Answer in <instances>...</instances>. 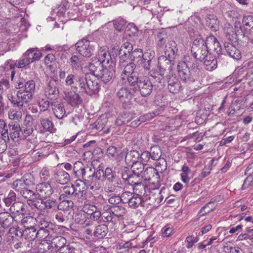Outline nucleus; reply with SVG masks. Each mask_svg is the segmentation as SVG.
Returning a JSON list of instances; mask_svg holds the SVG:
<instances>
[{"mask_svg": "<svg viewBox=\"0 0 253 253\" xmlns=\"http://www.w3.org/2000/svg\"><path fill=\"white\" fill-rule=\"evenodd\" d=\"M114 64L101 65L96 59H92L88 66L89 70L96 77L104 83H108L112 79L114 73Z\"/></svg>", "mask_w": 253, "mask_h": 253, "instance_id": "obj_1", "label": "nucleus"}, {"mask_svg": "<svg viewBox=\"0 0 253 253\" xmlns=\"http://www.w3.org/2000/svg\"><path fill=\"white\" fill-rule=\"evenodd\" d=\"M177 51V48L175 42L173 41H169L166 45L165 55L161 56L158 58V64L161 67L162 66L165 67V65H167L169 66V69H171Z\"/></svg>", "mask_w": 253, "mask_h": 253, "instance_id": "obj_2", "label": "nucleus"}, {"mask_svg": "<svg viewBox=\"0 0 253 253\" xmlns=\"http://www.w3.org/2000/svg\"><path fill=\"white\" fill-rule=\"evenodd\" d=\"M7 96L11 104L17 106L20 109L22 108L24 104L28 103L33 97V95L23 90V89L17 91L16 96L14 90H9Z\"/></svg>", "mask_w": 253, "mask_h": 253, "instance_id": "obj_3", "label": "nucleus"}, {"mask_svg": "<svg viewBox=\"0 0 253 253\" xmlns=\"http://www.w3.org/2000/svg\"><path fill=\"white\" fill-rule=\"evenodd\" d=\"M191 52L194 57L199 61H203L209 56L205 41L202 39H195L191 47Z\"/></svg>", "mask_w": 253, "mask_h": 253, "instance_id": "obj_4", "label": "nucleus"}, {"mask_svg": "<svg viewBox=\"0 0 253 253\" xmlns=\"http://www.w3.org/2000/svg\"><path fill=\"white\" fill-rule=\"evenodd\" d=\"M96 43L87 40L83 39L79 41L75 44L78 52L83 56L90 57L95 49Z\"/></svg>", "mask_w": 253, "mask_h": 253, "instance_id": "obj_5", "label": "nucleus"}, {"mask_svg": "<svg viewBox=\"0 0 253 253\" xmlns=\"http://www.w3.org/2000/svg\"><path fill=\"white\" fill-rule=\"evenodd\" d=\"M73 171L76 177L82 178L84 180L86 177H90L93 173L91 166L84 165L80 161L76 162L74 165Z\"/></svg>", "mask_w": 253, "mask_h": 253, "instance_id": "obj_6", "label": "nucleus"}, {"mask_svg": "<svg viewBox=\"0 0 253 253\" xmlns=\"http://www.w3.org/2000/svg\"><path fill=\"white\" fill-rule=\"evenodd\" d=\"M178 74L180 79L184 82H193L195 79L192 73L188 68V65L185 62L181 61L179 62L177 66Z\"/></svg>", "mask_w": 253, "mask_h": 253, "instance_id": "obj_7", "label": "nucleus"}, {"mask_svg": "<svg viewBox=\"0 0 253 253\" xmlns=\"http://www.w3.org/2000/svg\"><path fill=\"white\" fill-rule=\"evenodd\" d=\"M117 96L123 103L128 102L132 98L133 90L129 89L126 84H120L119 81L117 85Z\"/></svg>", "mask_w": 253, "mask_h": 253, "instance_id": "obj_8", "label": "nucleus"}, {"mask_svg": "<svg viewBox=\"0 0 253 253\" xmlns=\"http://www.w3.org/2000/svg\"><path fill=\"white\" fill-rule=\"evenodd\" d=\"M9 132H8V142L12 140L15 142H18L22 140L20 125L14 122H11L8 124Z\"/></svg>", "mask_w": 253, "mask_h": 253, "instance_id": "obj_9", "label": "nucleus"}, {"mask_svg": "<svg viewBox=\"0 0 253 253\" xmlns=\"http://www.w3.org/2000/svg\"><path fill=\"white\" fill-rule=\"evenodd\" d=\"M65 84L68 86L76 88L78 86L85 90L84 78L77 75L69 74L65 79Z\"/></svg>", "mask_w": 253, "mask_h": 253, "instance_id": "obj_10", "label": "nucleus"}, {"mask_svg": "<svg viewBox=\"0 0 253 253\" xmlns=\"http://www.w3.org/2000/svg\"><path fill=\"white\" fill-rule=\"evenodd\" d=\"M137 86L142 96L149 95L152 90L153 85L151 81L147 78H140Z\"/></svg>", "mask_w": 253, "mask_h": 253, "instance_id": "obj_11", "label": "nucleus"}, {"mask_svg": "<svg viewBox=\"0 0 253 253\" xmlns=\"http://www.w3.org/2000/svg\"><path fill=\"white\" fill-rule=\"evenodd\" d=\"M95 77H96L93 76L92 74V75H86L85 83L88 90H87L85 87V90L84 88L82 89L87 93H95L99 89L100 85L97 80Z\"/></svg>", "mask_w": 253, "mask_h": 253, "instance_id": "obj_12", "label": "nucleus"}, {"mask_svg": "<svg viewBox=\"0 0 253 253\" xmlns=\"http://www.w3.org/2000/svg\"><path fill=\"white\" fill-rule=\"evenodd\" d=\"M37 195L42 198L50 197L53 193V189L51 185L47 182L41 183L36 186Z\"/></svg>", "mask_w": 253, "mask_h": 253, "instance_id": "obj_13", "label": "nucleus"}, {"mask_svg": "<svg viewBox=\"0 0 253 253\" xmlns=\"http://www.w3.org/2000/svg\"><path fill=\"white\" fill-rule=\"evenodd\" d=\"M65 100L73 107H77L83 103V99L79 94L74 91L65 92Z\"/></svg>", "mask_w": 253, "mask_h": 253, "instance_id": "obj_14", "label": "nucleus"}, {"mask_svg": "<svg viewBox=\"0 0 253 253\" xmlns=\"http://www.w3.org/2000/svg\"><path fill=\"white\" fill-rule=\"evenodd\" d=\"M205 42L209 51L214 52L217 54L221 53L222 49L219 42L213 36L208 37Z\"/></svg>", "mask_w": 253, "mask_h": 253, "instance_id": "obj_15", "label": "nucleus"}, {"mask_svg": "<svg viewBox=\"0 0 253 253\" xmlns=\"http://www.w3.org/2000/svg\"><path fill=\"white\" fill-rule=\"evenodd\" d=\"M75 189L74 194L75 199H79L82 198L85 194V190L87 188L85 180L78 179L76 180L75 184L73 185Z\"/></svg>", "mask_w": 253, "mask_h": 253, "instance_id": "obj_16", "label": "nucleus"}, {"mask_svg": "<svg viewBox=\"0 0 253 253\" xmlns=\"http://www.w3.org/2000/svg\"><path fill=\"white\" fill-rule=\"evenodd\" d=\"M159 72L154 73V74H151V76L153 78L154 82H157L160 84L161 86H163L166 82V79L165 75L167 73V69L168 70L170 69H169V66L165 65V67L162 66L161 67L159 64Z\"/></svg>", "mask_w": 253, "mask_h": 253, "instance_id": "obj_17", "label": "nucleus"}, {"mask_svg": "<svg viewBox=\"0 0 253 253\" xmlns=\"http://www.w3.org/2000/svg\"><path fill=\"white\" fill-rule=\"evenodd\" d=\"M168 88L173 93L178 92L181 87L180 82L173 75H169L167 79Z\"/></svg>", "mask_w": 253, "mask_h": 253, "instance_id": "obj_18", "label": "nucleus"}, {"mask_svg": "<svg viewBox=\"0 0 253 253\" xmlns=\"http://www.w3.org/2000/svg\"><path fill=\"white\" fill-rule=\"evenodd\" d=\"M142 178L146 181H150L151 179H153L154 181H158L160 176L158 170L152 167H148L143 171Z\"/></svg>", "mask_w": 253, "mask_h": 253, "instance_id": "obj_19", "label": "nucleus"}, {"mask_svg": "<svg viewBox=\"0 0 253 253\" xmlns=\"http://www.w3.org/2000/svg\"><path fill=\"white\" fill-rule=\"evenodd\" d=\"M98 59H96L100 62L101 65L114 64L111 56L108 51L104 48L101 47L98 51Z\"/></svg>", "mask_w": 253, "mask_h": 253, "instance_id": "obj_20", "label": "nucleus"}, {"mask_svg": "<svg viewBox=\"0 0 253 253\" xmlns=\"http://www.w3.org/2000/svg\"><path fill=\"white\" fill-rule=\"evenodd\" d=\"M139 80L138 73L136 72L131 74V75H121L119 81L120 84H124L126 85L128 84L131 86H134L136 84H138Z\"/></svg>", "mask_w": 253, "mask_h": 253, "instance_id": "obj_21", "label": "nucleus"}, {"mask_svg": "<svg viewBox=\"0 0 253 253\" xmlns=\"http://www.w3.org/2000/svg\"><path fill=\"white\" fill-rule=\"evenodd\" d=\"M108 119L106 117L98 119L94 123V127L98 130H103L106 133L110 132L113 127L109 126L107 125Z\"/></svg>", "mask_w": 253, "mask_h": 253, "instance_id": "obj_22", "label": "nucleus"}, {"mask_svg": "<svg viewBox=\"0 0 253 253\" xmlns=\"http://www.w3.org/2000/svg\"><path fill=\"white\" fill-rule=\"evenodd\" d=\"M35 180L34 177L31 174L25 175L23 179L17 180L13 183V187H27L35 184Z\"/></svg>", "mask_w": 253, "mask_h": 253, "instance_id": "obj_23", "label": "nucleus"}, {"mask_svg": "<svg viewBox=\"0 0 253 253\" xmlns=\"http://www.w3.org/2000/svg\"><path fill=\"white\" fill-rule=\"evenodd\" d=\"M224 47L227 53L232 58L239 60L241 55L240 51L232 43L228 42L224 43Z\"/></svg>", "mask_w": 253, "mask_h": 253, "instance_id": "obj_24", "label": "nucleus"}, {"mask_svg": "<svg viewBox=\"0 0 253 253\" xmlns=\"http://www.w3.org/2000/svg\"><path fill=\"white\" fill-rule=\"evenodd\" d=\"M53 113L55 116L59 119H62L66 115V111L64 105L60 102H54L52 104Z\"/></svg>", "mask_w": 253, "mask_h": 253, "instance_id": "obj_25", "label": "nucleus"}, {"mask_svg": "<svg viewBox=\"0 0 253 253\" xmlns=\"http://www.w3.org/2000/svg\"><path fill=\"white\" fill-rule=\"evenodd\" d=\"M50 239H47V241L50 242L51 245L54 244L56 248L61 249L65 246L66 244V239L62 236H58L54 233L52 235H50Z\"/></svg>", "mask_w": 253, "mask_h": 253, "instance_id": "obj_26", "label": "nucleus"}, {"mask_svg": "<svg viewBox=\"0 0 253 253\" xmlns=\"http://www.w3.org/2000/svg\"><path fill=\"white\" fill-rule=\"evenodd\" d=\"M55 180L61 184H65L70 179L69 174L62 169L57 170L54 175Z\"/></svg>", "mask_w": 253, "mask_h": 253, "instance_id": "obj_27", "label": "nucleus"}, {"mask_svg": "<svg viewBox=\"0 0 253 253\" xmlns=\"http://www.w3.org/2000/svg\"><path fill=\"white\" fill-rule=\"evenodd\" d=\"M121 184V182L120 181L118 177L112 180H109L106 182L104 191L107 193L114 192L117 190L118 188L120 187Z\"/></svg>", "mask_w": 253, "mask_h": 253, "instance_id": "obj_28", "label": "nucleus"}, {"mask_svg": "<svg viewBox=\"0 0 253 253\" xmlns=\"http://www.w3.org/2000/svg\"><path fill=\"white\" fill-rule=\"evenodd\" d=\"M24 57H27L30 62L39 60L42 56V53L38 50V48H31L28 49L24 54Z\"/></svg>", "mask_w": 253, "mask_h": 253, "instance_id": "obj_29", "label": "nucleus"}, {"mask_svg": "<svg viewBox=\"0 0 253 253\" xmlns=\"http://www.w3.org/2000/svg\"><path fill=\"white\" fill-rule=\"evenodd\" d=\"M87 180L84 179L87 188L90 189L93 191H96L99 190L101 186V181L94 178L93 176L87 177Z\"/></svg>", "mask_w": 253, "mask_h": 253, "instance_id": "obj_30", "label": "nucleus"}, {"mask_svg": "<svg viewBox=\"0 0 253 253\" xmlns=\"http://www.w3.org/2000/svg\"><path fill=\"white\" fill-rule=\"evenodd\" d=\"M204 62V68L206 70L212 71L217 67V60L212 55L209 56L203 60Z\"/></svg>", "mask_w": 253, "mask_h": 253, "instance_id": "obj_31", "label": "nucleus"}, {"mask_svg": "<svg viewBox=\"0 0 253 253\" xmlns=\"http://www.w3.org/2000/svg\"><path fill=\"white\" fill-rule=\"evenodd\" d=\"M13 221V217L8 212H3L0 213V224L2 227H9Z\"/></svg>", "mask_w": 253, "mask_h": 253, "instance_id": "obj_32", "label": "nucleus"}, {"mask_svg": "<svg viewBox=\"0 0 253 253\" xmlns=\"http://www.w3.org/2000/svg\"><path fill=\"white\" fill-rule=\"evenodd\" d=\"M46 95L50 99H52V96L58 94V90L55 85V81L50 80L45 89Z\"/></svg>", "mask_w": 253, "mask_h": 253, "instance_id": "obj_33", "label": "nucleus"}, {"mask_svg": "<svg viewBox=\"0 0 253 253\" xmlns=\"http://www.w3.org/2000/svg\"><path fill=\"white\" fill-rule=\"evenodd\" d=\"M25 207L26 205L23 202H16L12 204L9 210L11 212L23 215L26 211Z\"/></svg>", "mask_w": 253, "mask_h": 253, "instance_id": "obj_34", "label": "nucleus"}, {"mask_svg": "<svg viewBox=\"0 0 253 253\" xmlns=\"http://www.w3.org/2000/svg\"><path fill=\"white\" fill-rule=\"evenodd\" d=\"M223 30L225 37L228 40L233 41L236 39V32L234 31L233 28L230 24H225Z\"/></svg>", "mask_w": 253, "mask_h": 253, "instance_id": "obj_35", "label": "nucleus"}, {"mask_svg": "<svg viewBox=\"0 0 253 253\" xmlns=\"http://www.w3.org/2000/svg\"><path fill=\"white\" fill-rule=\"evenodd\" d=\"M13 188L18 192H19L21 195L24 198L30 199H33L34 196L36 197V194L32 190L29 189L27 187L19 186L13 187Z\"/></svg>", "mask_w": 253, "mask_h": 253, "instance_id": "obj_36", "label": "nucleus"}, {"mask_svg": "<svg viewBox=\"0 0 253 253\" xmlns=\"http://www.w3.org/2000/svg\"><path fill=\"white\" fill-rule=\"evenodd\" d=\"M37 222V219L31 216L24 217L21 221L25 229L36 227Z\"/></svg>", "mask_w": 253, "mask_h": 253, "instance_id": "obj_37", "label": "nucleus"}, {"mask_svg": "<svg viewBox=\"0 0 253 253\" xmlns=\"http://www.w3.org/2000/svg\"><path fill=\"white\" fill-rule=\"evenodd\" d=\"M130 165L133 174L137 177H142V174L145 170L144 165L140 162L137 161Z\"/></svg>", "mask_w": 253, "mask_h": 253, "instance_id": "obj_38", "label": "nucleus"}, {"mask_svg": "<svg viewBox=\"0 0 253 253\" xmlns=\"http://www.w3.org/2000/svg\"><path fill=\"white\" fill-rule=\"evenodd\" d=\"M140 154L136 150L130 151L126 154L125 161L129 165L132 164L138 161Z\"/></svg>", "mask_w": 253, "mask_h": 253, "instance_id": "obj_39", "label": "nucleus"}, {"mask_svg": "<svg viewBox=\"0 0 253 253\" xmlns=\"http://www.w3.org/2000/svg\"><path fill=\"white\" fill-rule=\"evenodd\" d=\"M27 203L32 209L36 208L41 211L44 210V200L42 199L33 198L28 199L27 201Z\"/></svg>", "mask_w": 253, "mask_h": 253, "instance_id": "obj_40", "label": "nucleus"}, {"mask_svg": "<svg viewBox=\"0 0 253 253\" xmlns=\"http://www.w3.org/2000/svg\"><path fill=\"white\" fill-rule=\"evenodd\" d=\"M41 125L42 126V129L41 131L44 132L46 131H49L52 132L53 130V124L51 120L48 119H40Z\"/></svg>", "mask_w": 253, "mask_h": 253, "instance_id": "obj_41", "label": "nucleus"}, {"mask_svg": "<svg viewBox=\"0 0 253 253\" xmlns=\"http://www.w3.org/2000/svg\"><path fill=\"white\" fill-rule=\"evenodd\" d=\"M108 233V227L106 225L97 226L94 232V235L98 239L104 238Z\"/></svg>", "mask_w": 253, "mask_h": 253, "instance_id": "obj_42", "label": "nucleus"}, {"mask_svg": "<svg viewBox=\"0 0 253 253\" xmlns=\"http://www.w3.org/2000/svg\"><path fill=\"white\" fill-rule=\"evenodd\" d=\"M37 223L36 227L37 229H50L51 231H55V226L44 218L40 219L39 221L37 220Z\"/></svg>", "mask_w": 253, "mask_h": 253, "instance_id": "obj_43", "label": "nucleus"}, {"mask_svg": "<svg viewBox=\"0 0 253 253\" xmlns=\"http://www.w3.org/2000/svg\"><path fill=\"white\" fill-rule=\"evenodd\" d=\"M131 117L129 114L124 113L120 115L116 119L115 124L117 126H122L130 122Z\"/></svg>", "mask_w": 253, "mask_h": 253, "instance_id": "obj_44", "label": "nucleus"}, {"mask_svg": "<svg viewBox=\"0 0 253 253\" xmlns=\"http://www.w3.org/2000/svg\"><path fill=\"white\" fill-rule=\"evenodd\" d=\"M54 232V231H51L50 229H39L38 230H37V238L41 240L50 239V235H52Z\"/></svg>", "mask_w": 253, "mask_h": 253, "instance_id": "obj_45", "label": "nucleus"}, {"mask_svg": "<svg viewBox=\"0 0 253 253\" xmlns=\"http://www.w3.org/2000/svg\"><path fill=\"white\" fill-rule=\"evenodd\" d=\"M120 66L124 67L123 72L121 75H131V74L136 72L135 71L136 66L134 63L129 62L127 64H124Z\"/></svg>", "mask_w": 253, "mask_h": 253, "instance_id": "obj_46", "label": "nucleus"}, {"mask_svg": "<svg viewBox=\"0 0 253 253\" xmlns=\"http://www.w3.org/2000/svg\"><path fill=\"white\" fill-rule=\"evenodd\" d=\"M37 228H32L23 230V237L28 240H34L37 238Z\"/></svg>", "mask_w": 253, "mask_h": 253, "instance_id": "obj_47", "label": "nucleus"}, {"mask_svg": "<svg viewBox=\"0 0 253 253\" xmlns=\"http://www.w3.org/2000/svg\"><path fill=\"white\" fill-rule=\"evenodd\" d=\"M52 247L50 242L47 239L40 243L37 247V249L38 253H44L50 250Z\"/></svg>", "mask_w": 253, "mask_h": 253, "instance_id": "obj_48", "label": "nucleus"}, {"mask_svg": "<svg viewBox=\"0 0 253 253\" xmlns=\"http://www.w3.org/2000/svg\"><path fill=\"white\" fill-rule=\"evenodd\" d=\"M8 126L3 119H0V133L2 138L8 140Z\"/></svg>", "mask_w": 253, "mask_h": 253, "instance_id": "obj_49", "label": "nucleus"}, {"mask_svg": "<svg viewBox=\"0 0 253 253\" xmlns=\"http://www.w3.org/2000/svg\"><path fill=\"white\" fill-rule=\"evenodd\" d=\"M8 118L11 120L20 121L22 118V112L20 110L11 109L8 113Z\"/></svg>", "mask_w": 253, "mask_h": 253, "instance_id": "obj_50", "label": "nucleus"}, {"mask_svg": "<svg viewBox=\"0 0 253 253\" xmlns=\"http://www.w3.org/2000/svg\"><path fill=\"white\" fill-rule=\"evenodd\" d=\"M141 202L142 200L140 196L136 194H133L127 204L130 208L135 209L138 207Z\"/></svg>", "mask_w": 253, "mask_h": 253, "instance_id": "obj_51", "label": "nucleus"}, {"mask_svg": "<svg viewBox=\"0 0 253 253\" xmlns=\"http://www.w3.org/2000/svg\"><path fill=\"white\" fill-rule=\"evenodd\" d=\"M112 213L116 216L122 217L126 212V210L123 207L120 206H114L111 209Z\"/></svg>", "mask_w": 253, "mask_h": 253, "instance_id": "obj_52", "label": "nucleus"}, {"mask_svg": "<svg viewBox=\"0 0 253 253\" xmlns=\"http://www.w3.org/2000/svg\"><path fill=\"white\" fill-rule=\"evenodd\" d=\"M35 83L33 80H29L25 83L23 90L32 95L35 90Z\"/></svg>", "mask_w": 253, "mask_h": 253, "instance_id": "obj_53", "label": "nucleus"}, {"mask_svg": "<svg viewBox=\"0 0 253 253\" xmlns=\"http://www.w3.org/2000/svg\"><path fill=\"white\" fill-rule=\"evenodd\" d=\"M151 159L153 160H159L161 156L160 148L158 146L152 147L150 149Z\"/></svg>", "mask_w": 253, "mask_h": 253, "instance_id": "obj_54", "label": "nucleus"}, {"mask_svg": "<svg viewBox=\"0 0 253 253\" xmlns=\"http://www.w3.org/2000/svg\"><path fill=\"white\" fill-rule=\"evenodd\" d=\"M73 205V202L70 200H63L59 204H57V208L59 210L63 211H68L69 208H71Z\"/></svg>", "mask_w": 253, "mask_h": 253, "instance_id": "obj_55", "label": "nucleus"}, {"mask_svg": "<svg viewBox=\"0 0 253 253\" xmlns=\"http://www.w3.org/2000/svg\"><path fill=\"white\" fill-rule=\"evenodd\" d=\"M9 87V83L7 80L2 79L0 81V103H1L3 99L2 93Z\"/></svg>", "mask_w": 253, "mask_h": 253, "instance_id": "obj_56", "label": "nucleus"}, {"mask_svg": "<svg viewBox=\"0 0 253 253\" xmlns=\"http://www.w3.org/2000/svg\"><path fill=\"white\" fill-rule=\"evenodd\" d=\"M242 24L247 29H253V16L251 15L244 16L242 19Z\"/></svg>", "mask_w": 253, "mask_h": 253, "instance_id": "obj_57", "label": "nucleus"}, {"mask_svg": "<svg viewBox=\"0 0 253 253\" xmlns=\"http://www.w3.org/2000/svg\"><path fill=\"white\" fill-rule=\"evenodd\" d=\"M74 192L75 189L73 185H71L63 188L62 195L65 196H70L71 198L75 199Z\"/></svg>", "mask_w": 253, "mask_h": 253, "instance_id": "obj_58", "label": "nucleus"}, {"mask_svg": "<svg viewBox=\"0 0 253 253\" xmlns=\"http://www.w3.org/2000/svg\"><path fill=\"white\" fill-rule=\"evenodd\" d=\"M44 210L53 209L56 208L57 202L56 200L49 199L44 201Z\"/></svg>", "mask_w": 253, "mask_h": 253, "instance_id": "obj_59", "label": "nucleus"}, {"mask_svg": "<svg viewBox=\"0 0 253 253\" xmlns=\"http://www.w3.org/2000/svg\"><path fill=\"white\" fill-rule=\"evenodd\" d=\"M143 57V52L141 49H135L132 51L130 54V58L133 61H135L138 63V60H141Z\"/></svg>", "mask_w": 253, "mask_h": 253, "instance_id": "obj_60", "label": "nucleus"}, {"mask_svg": "<svg viewBox=\"0 0 253 253\" xmlns=\"http://www.w3.org/2000/svg\"><path fill=\"white\" fill-rule=\"evenodd\" d=\"M167 35L165 32H159L157 34V40L158 45L162 47L166 42Z\"/></svg>", "mask_w": 253, "mask_h": 253, "instance_id": "obj_61", "label": "nucleus"}, {"mask_svg": "<svg viewBox=\"0 0 253 253\" xmlns=\"http://www.w3.org/2000/svg\"><path fill=\"white\" fill-rule=\"evenodd\" d=\"M133 190L136 193V195L141 196L144 194L145 191V188L143 184L141 183L135 182Z\"/></svg>", "mask_w": 253, "mask_h": 253, "instance_id": "obj_62", "label": "nucleus"}, {"mask_svg": "<svg viewBox=\"0 0 253 253\" xmlns=\"http://www.w3.org/2000/svg\"><path fill=\"white\" fill-rule=\"evenodd\" d=\"M9 234L11 238L23 237V230H19V227H11L9 230Z\"/></svg>", "mask_w": 253, "mask_h": 253, "instance_id": "obj_63", "label": "nucleus"}, {"mask_svg": "<svg viewBox=\"0 0 253 253\" xmlns=\"http://www.w3.org/2000/svg\"><path fill=\"white\" fill-rule=\"evenodd\" d=\"M207 24L209 26L214 30L216 28V26L218 25V21L213 15H209L206 19Z\"/></svg>", "mask_w": 253, "mask_h": 253, "instance_id": "obj_64", "label": "nucleus"}]
</instances>
